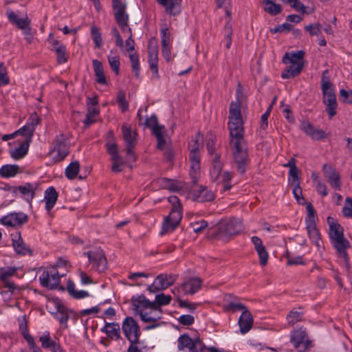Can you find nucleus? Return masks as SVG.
Returning <instances> with one entry per match:
<instances>
[{"label":"nucleus","instance_id":"1","mask_svg":"<svg viewBox=\"0 0 352 352\" xmlns=\"http://www.w3.org/2000/svg\"><path fill=\"white\" fill-rule=\"evenodd\" d=\"M329 238L333 247L336 250L339 256L344 259L346 267H349V258L346 250L351 247L349 241L345 239L343 228L334 219L329 217Z\"/></svg>","mask_w":352,"mask_h":352},{"label":"nucleus","instance_id":"2","mask_svg":"<svg viewBox=\"0 0 352 352\" xmlns=\"http://www.w3.org/2000/svg\"><path fill=\"white\" fill-rule=\"evenodd\" d=\"M327 69L322 73L321 78V89L323 95V103L326 104L325 111L331 120L337 114L338 103L335 89L328 76Z\"/></svg>","mask_w":352,"mask_h":352},{"label":"nucleus","instance_id":"3","mask_svg":"<svg viewBox=\"0 0 352 352\" xmlns=\"http://www.w3.org/2000/svg\"><path fill=\"white\" fill-rule=\"evenodd\" d=\"M230 146L237 171L243 175L245 173L250 161L246 142L245 140H230Z\"/></svg>","mask_w":352,"mask_h":352},{"label":"nucleus","instance_id":"4","mask_svg":"<svg viewBox=\"0 0 352 352\" xmlns=\"http://www.w3.org/2000/svg\"><path fill=\"white\" fill-rule=\"evenodd\" d=\"M87 256L91 269L98 273L105 272L108 267V261L102 249L96 248L83 253Z\"/></svg>","mask_w":352,"mask_h":352},{"label":"nucleus","instance_id":"5","mask_svg":"<svg viewBox=\"0 0 352 352\" xmlns=\"http://www.w3.org/2000/svg\"><path fill=\"white\" fill-rule=\"evenodd\" d=\"M122 331L126 338L132 344H139L141 331L138 322L133 317L125 318L122 324Z\"/></svg>","mask_w":352,"mask_h":352},{"label":"nucleus","instance_id":"6","mask_svg":"<svg viewBox=\"0 0 352 352\" xmlns=\"http://www.w3.org/2000/svg\"><path fill=\"white\" fill-rule=\"evenodd\" d=\"M243 230L241 221L236 218H232L220 223L218 227V236L223 238L229 236L236 235Z\"/></svg>","mask_w":352,"mask_h":352},{"label":"nucleus","instance_id":"7","mask_svg":"<svg viewBox=\"0 0 352 352\" xmlns=\"http://www.w3.org/2000/svg\"><path fill=\"white\" fill-rule=\"evenodd\" d=\"M53 149L50 152L56 153V155L54 157L56 162L63 160L69 154V145L63 133L56 136L53 141Z\"/></svg>","mask_w":352,"mask_h":352},{"label":"nucleus","instance_id":"8","mask_svg":"<svg viewBox=\"0 0 352 352\" xmlns=\"http://www.w3.org/2000/svg\"><path fill=\"white\" fill-rule=\"evenodd\" d=\"M290 342L298 352H305L311 346L306 331L302 329L292 331Z\"/></svg>","mask_w":352,"mask_h":352},{"label":"nucleus","instance_id":"9","mask_svg":"<svg viewBox=\"0 0 352 352\" xmlns=\"http://www.w3.org/2000/svg\"><path fill=\"white\" fill-rule=\"evenodd\" d=\"M41 285L49 289H56L60 282V276L57 270L53 267L50 271L43 270L39 276Z\"/></svg>","mask_w":352,"mask_h":352},{"label":"nucleus","instance_id":"10","mask_svg":"<svg viewBox=\"0 0 352 352\" xmlns=\"http://www.w3.org/2000/svg\"><path fill=\"white\" fill-rule=\"evenodd\" d=\"M105 147L107 153L111 157L112 162L111 171L116 173L121 172L122 170V166L126 162L119 154L116 143L107 142L105 144Z\"/></svg>","mask_w":352,"mask_h":352},{"label":"nucleus","instance_id":"11","mask_svg":"<svg viewBox=\"0 0 352 352\" xmlns=\"http://www.w3.org/2000/svg\"><path fill=\"white\" fill-rule=\"evenodd\" d=\"M28 221V216L22 212H11L0 219L2 225L13 228L21 227Z\"/></svg>","mask_w":352,"mask_h":352},{"label":"nucleus","instance_id":"12","mask_svg":"<svg viewBox=\"0 0 352 352\" xmlns=\"http://www.w3.org/2000/svg\"><path fill=\"white\" fill-rule=\"evenodd\" d=\"M182 218V207L172 208L162 225L164 232H173L179 225Z\"/></svg>","mask_w":352,"mask_h":352},{"label":"nucleus","instance_id":"13","mask_svg":"<svg viewBox=\"0 0 352 352\" xmlns=\"http://www.w3.org/2000/svg\"><path fill=\"white\" fill-rule=\"evenodd\" d=\"M148 62L153 75L158 78V46L155 41L148 43Z\"/></svg>","mask_w":352,"mask_h":352},{"label":"nucleus","instance_id":"14","mask_svg":"<svg viewBox=\"0 0 352 352\" xmlns=\"http://www.w3.org/2000/svg\"><path fill=\"white\" fill-rule=\"evenodd\" d=\"M324 175L331 186L338 190L341 188L342 183L340 174L336 168L330 164H325L322 168Z\"/></svg>","mask_w":352,"mask_h":352},{"label":"nucleus","instance_id":"15","mask_svg":"<svg viewBox=\"0 0 352 352\" xmlns=\"http://www.w3.org/2000/svg\"><path fill=\"white\" fill-rule=\"evenodd\" d=\"M7 16L8 21L19 29L23 31L28 30L30 27L31 21L25 16V18H19L17 14L11 10H7Z\"/></svg>","mask_w":352,"mask_h":352},{"label":"nucleus","instance_id":"16","mask_svg":"<svg viewBox=\"0 0 352 352\" xmlns=\"http://www.w3.org/2000/svg\"><path fill=\"white\" fill-rule=\"evenodd\" d=\"M190 165V177L194 184H196L199 174L200 170V155L199 152H190L189 155Z\"/></svg>","mask_w":352,"mask_h":352},{"label":"nucleus","instance_id":"17","mask_svg":"<svg viewBox=\"0 0 352 352\" xmlns=\"http://www.w3.org/2000/svg\"><path fill=\"white\" fill-rule=\"evenodd\" d=\"M191 196L192 201L200 203L212 201L215 197L214 193L212 190H208L206 187L202 186H200L199 190L194 191Z\"/></svg>","mask_w":352,"mask_h":352},{"label":"nucleus","instance_id":"18","mask_svg":"<svg viewBox=\"0 0 352 352\" xmlns=\"http://www.w3.org/2000/svg\"><path fill=\"white\" fill-rule=\"evenodd\" d=\"M202 280L199 278H191L181 285L184 294L193 295L201 288Z\"/></svg>","mask_w":352,"mask_h":352},{"label":"nucleus","instance_id":"19","mask_svg":"<svg viewBox=\"0 0 352 352\" xmlns=\"http://www.w3.org/2000/svg\"><path fill=\"white\" fill-rule=\"evenodd\" d=\"M240 332L242 334L248 333L253 325V318L249 310L243 311L239 319Z\"/></svg>","mask_w":352,"mask_h":352},{"label":"nucleus","instance_id":"20","mask_svg":"<svg viewBox=\"0 0 352 352\" xmlns=\"http://www.w3.org/2000/svg\"><path fill=\"white\" fill-rule=\"evenodd\" d=\"M230 140H242L244 139L243 122H228Z\"/></svg>","mask_w":352,"mask_h":352},{"label":"nucleus","instance_id":"21","mask_svg":"<svg viewBox=\"0 0 352 352\" xmlns=\"http://www.w3.org/2000/svg\"><path fill=\"white\" fill-rule=\"evenodd\" d=\"M182 0H157V2L165 8L167 14L176 16L180 12Z\"/></svg>","mask_w":352,"mask_h":352},{"label":"nucleus","instance_id":"22","mask_svg":"<svg viewBox=\"0 0 352 352\" xmlns=\"http://www.w3.org/2000/svg\"><path fill=\"white\" fill-rule=\"evenodd\" d=\"M101 331L112 340L120 338V327L118 322H106Z\"/></svg>","mask_w":352,"mask_h":352},{"label":"nucleus","instance_id":"23","mask_svg":"<svg viewBox=\"0 0 352 352\" xmlns=\"http://www.w3.org/2000/svg\"><path fill=\"white\" fill-rule=\"evenodd\" d=\"M220 154H215L212 160V168L210 171V178L212 182H217L221 176L223 164L220 160Z\"/></svg>","mask_w":352,"mask_h":352},{"label":"nucleus","instance_id":"24","mask_svg":"<svg viewBox=\"0 0 352 352\" xmlns=\"http://www.w3.org/2000/svg\"><path fill=\"white\" fill-rule=\"evenodd\" d=\"M229 122H243L241 113V102L239 100L231 102L229 108Z\"/></svg>","mask_w":352,"mask_h":352},{"label":"nucleus","instance_id":"25","mask_svg":"<svg viewBox=\"0 0 352 352\" xmlns=\"http://www.w3.org/2000/svg\"><path fill=\"white\" fill-rule=\"evenodd\" d=\"M58 192L54 186L47 188L45 191V209L50 212L56 204L58 199Z\"/></svg>","mask_w":352,"mask_h":352},{"label":"nucleus","instance_id":"26","mask_svg":"<svg viewBox=\"0 0 352 352\" xmlns=\"http://www.w3.org/2000/svg\"><path fill=\"white\" fill-rule=\"evenodd\" d=\"M30 142L29 140L20 141L19 147L14 148L10 151V156L14 160L24 157L28 153Z\"/></svg>","mask_w":352,"mask_h":352},{"label":"nucleus","instance_id":"27","mask_svg":"<svg viewBox=\"0 0 352 352\" xmlns=\"http://www.w3.org/2000/svg\"><path fill=\"white\" fill-rule=\"evenodd\" d=\"M304 67V62H299L298 64L291 63L284 71L282 72L281 77L283 79H289L297 76Z\"/></svg>","mask_w":352,"mask_h":352},{"label":"nucleus","instance_id":"28","mask_svg":"<svg viewBox=\"0 0 352 352\" xmlns=\"http://www.w3.org/2000/svg\"><path fill=\"white\" fill-rule=\"evenodd\" d=\"M305 52L303 50L286 53L283 57V63L284 64L294 63L298 64L299 62H303V58Z\"/></svg>","mask_w":352,"mask_h":352},{"label":"nucleus","instance_id":"29","mask_svg":"<svg viewBox=\"0 0 352 352\" xmlns=\"http://www.w3.org/2000/svg\"><path fill=\"white\" fill-rule=\"evenodd\" d=\"M131 302L133 307V310L135 311H141L143 309H148V305L150 301L143 294L137 296H133L131 298Z\"/></svg>","mask_w":352,"mask_h":352},{"label":"nucleus","instance_id":"30","mask_svg":"<svg viewBox=\"0 0 352 352\" xmlns=\"http://www.w3.org/2000/svg\"><path fill=\"white\" fill-rule=\"evenodd\" d=\"M306 229L307 231V234L311 240V241L318 247H320V234L319 233L318 230L316 228V222H310L309 223H306Z\"/></svg>","mask_w":352,"mask_h":352},{"label":"nucleus","instance_id":"31","mask_svg":"<svg viewBox=\"0 0 352 352\" xmlns=\"http://www.w3.org/2000/svg\"><path fill=\"white\" fill-rule=\"evenodd\" d=\"M93 67L95 76L96 77V81L100 85H106L107 80L104 72V69L102 63L98 60H93Z\"/></svg>","mask_w":352,"mask_h":352},{"label":"nucleus","instance_id":"32","mask_svg":"<svg viewBox=\"0 0 352 352\" xmlns=\"http://www.w3.org/2000/svg\"><path fill=\"white\" fill-rule=\"evenodd\" d=\"M19 170L17 164H6L0 168V176L3 178L13 177L17 175Z\"/></svg>","mask_w":352,"mask_h":352},{"label":"nucleus","instance_id":"33","mask_svg":"<svg viewBox=\"0 0 352 352\" xmlns=\"http://www.w3.org/2000/svg\"><path fill=\"white\" fill-rule=\"evenodd\" d=\"M145 127L151 129L152 134L155 133V131H160L164 130L165 127L164 125H160L158 123V119L156 115L153 114L149 118H147L144 122Z\"/></svg>","mask_w":352,"mask_h":352},{"label":"nucleus","instance_id":"34","mask_svg":"<svg viewBox=\"0 0 352 352\" xmlns=\"http://www.w3.org/2000/svg\"><path fill=\"white\" fill-rule=\"evenodd\" d=\"M122 132L126 146L136 145V133H132L131 128L125 124L122 126Z\"/></svg>","mask_w":352,"mask_h":352},{"label":"nucleus","instance_id":"35","mask_svg":"<svg viewBox=\"0 0 352 352\" xmlns=\"http://www.w3.org/2000/svg\"><path fill=\"white\" fill-rule=\"evenodd\" d=\"M109 64L116 75L120 73V56L117 54L116 50L110 51V54L107 56Z\"/></svg>","mask_w":352,"mask_h":352},{"label":"nucleus","instance_id":"36","mask_svg":"<svg viewBox=\"0 0 352 352\" xmlns=\"http://www.w3.org/2000/svg\"><path fill=\"white\" fill-rule=\"evenodd\" d=\"M67 290L69 294L75 299H81L85 297H88L89 294L84 290L76 291L75 289V285L71 280L67 281Z\"/></svg>","mask_w":352,"mask_h":352},{"label":"nucleus","instance_id":"37","mask_svg":"<svg viewBox=\"0 0 352 352\" xmlns=\"http://www.w3.org/2000/svg\"><path fill=\"white\" fill-rule=\"evenodd\" d=\"M99 109L94 107H89L86 114V118L84 120V128H89L91 124L96 122V117L99 114Z\"/></svg>","mask_w":352,"mask_h":352},{"label":"nucleus","instance_id":"38","mask_svg":"<svg viewBox=\"0 0 352 352\" xmlns=\"http://www.w3.org/2000/svg\"><path fill=\"white\" fill-rule=\"evenodd\" d=\"M54 317L61 324L67 326V322L69 318L68 309L64 305L58 304L57 312L54 314Z\"/></svg>","mask_w":352,"mask_h":352},{"label":"nucleus","instance_id":"39","mask_svg":"<svg viewBox=\"0 0 352 352\" xmlns=\"http://www.w3.org/2000/svg\"><path fill=\"white\" fill-rule=\"evenodd\" d=\"M177 342V348L179 351H183L186 348L190 351L191 348H193L194 340L186 333L180 336Z\"/></svg>","mask_w":352,"mask_h":352},{"label":"nucleus","instance_id":"40","mask_svg":"<svg viewBox=\"0 0 352 352\" xmlns=\"http://www.w3.org/2000/svg\"><path fill=\"white\" fill-rule=\"evenodd\" d=\"M13 247L18 254L25 255L28 253L32 254V251L28 246L24 243L19 235L18 240H12Z\"/></svg>","mask_w":352,"mask_h":352},{"label":"nucleus","instance_id":"41","mask_svg":"<svg viewBox=\"0 0 352 352\" xmlns=\"http://www.w3.org/2000/svg\"><path fill=\"white\" fill-rule=\"evenodd\" d=\"M264 10L272 16L278 14L282 11L280 4L275 3L273 0H264Z\"/></svg>","mask_w":352,"mask_h":352},{"label":"nucleus","instance_id":"42","mask_svg":"<svg viewBox=\"0 0 352 352\" xmlns=\"http://www.w3.org/2000/svg\"><path fill=\"white\" fill-rule=\"evenodd\" d=\"M230 301L228 302V305L226 307V310L232 311V312H236L237 311H245V310H248L247 307L243 304L237 301L236 297H233L232 295L230 296Z\"/></svg>","mask_w":352,"mask_h":352},{"label":"nucleus","instance_id":"43","mask_svg":"<svg viewBox=\"0 0 352 352\" xmlns=\"http://www.w3.org/2000/svg\"><path fill=\"white\" fill-rule=\"evenodd\" d=\"M80 169V164L78 161L71 162L65 169V174L67 179H74L76 177Z\"/></svg>","mask_w":352,"mask_h":352},{"label":"nucleus","instance_id":"44","mask_svg":"<svg viewBox=\"0 0 352 352\" xmlns=\"http://www.w3.org/2000/svg\"><path fill=\"white\" fill-rule=\"evenodd\" d=\"M157 280L159 282V285L161 288L165 289L174 283L175 278L173 275H167L161 274L156 277Z\"/></svg>","mask_w":352,"mask_h":352},{"label":"nucleus","instance_id":"45","mask_svg":"<svg viewBox=\"0 0 352 352\" xmlns=\"http://www.w3.org/2000/svg\"><path fill=\"white\" fill-rule=\"evenodd\" d=\"M129 58L131 63L132 71L134 72V76L136 78H139L140 70L139 55L136 52H135L134 53L129 54Z\"/></svg>","mask_w":352,"mask_h":352},{"label":"nucleus","instance_id":"46","mask_svg":"<svg viewBox=\"0 0 352 352\" xmlns=\"http://www.w3.org/2000/svg\"><path fill=\"white\" fill-rule=\"evenodd\" d=\"M91 35L95 45V47L100 49L102 45V38L100 29L98 27L93 25L91 28Z\"/></svg>","mask_w":352,"mask_h":352},{"label":"nucleus","instance_id":"47","mask_svg":"<svg viewBox=\"0 0 352 352\" xmlns=\"http://www.w3.org/2000/svg\"><path fill=\"white\" fill-rule=\"evenodd\" d=\"M300 310L301 308L299 307L298 309H294L289 311L287 316V321L289 324H294L302 320L303 312Z\"/></svg>","mask_w":352,"mask_h":352},{"label":"nucleus","instance_id":"48","mask_svg":"<svg viewBox=\"0 0 352 352\" xmlns=\"http://www.w3.org/2000/svg\"><path fill=\"white\" fill-rule=\"evenodd\" d=\"M115 11V19L118 25H122L129 21V15L126 13V8L113 10Z\"/></svg>","mask_w":352,"mask_h":352},{"label":"nucleus","instance_id":"49","mask_svg":"<svg viewBox=\"0 0 352 352\" xmlns=\"http://www.w3.org/2000/svg\"><path fill=\"white\" fill-rule=\"evenodd\" d=\"M164 188L171 191H179L182 189V185L176 180L164 178L162 180Z\"/></svg>","mask_w":352,"mask_h":352},{"label":"nucleus","instance_id":"50","mask_svg":"<svg viewBox=\"0 0 352 352\" xmlns=\"http://www.w3.org/2000/svg\"><path fill=\"white\" fill-rule=\"evenodd\" d=\"M292 193L295 199H296L298 204L300 205H304L305 204V199L302 195V192L300 186V183L297 182L296 184H292Z\"/></svg>","mask_w":352,"mask_h":352},{"label":"nucleus","instance_id":"51","mask_svg":"<svg viewBox=\"0 0 352 352\" xmlns=\"http://www.w3.org/2000/svg\"><path fill=\"white\" fill-rule=\"evenodd\" d=\"M54 52L56 54V60L58 63L63 64L67 61V57L66 55L67 50L65 45L57 47Z\"/></svg>","mask_w":352,"mask_h":352},{"label":"nucleus","instance_id":"52","mask_svg":"<svg viewBox=\"0 0 352 352\" xmlns=\"http://www.w3.org/2000/svg\"><path fill=\"white\" fill-rule=\"evenodd\" d=\"M39 341L41 342V346L43 349H49L51 346L56 342V341L52 340L50 333L46 331L40 336Z\"/></svg>","mask_w":352,"mask_h":352},{"label":"nucleus","instance_id":"53","mask_svg":"<svg viewBox=\"0 0 352 352\" xmlns=\"http://www.w3.org/2000/svg\"><path fill=\"white\" fill-rule=\"evenodd\" d=\"M10 83V78L8 75L7 69L3 63H0V86H5Z\"/></svg>","mask_w":352,"mask_h":352},{"label":"nucleus","instance_id":"54","mask_svg":"<svg viewBox=\"0 0 352 352\" xmlns=\"http://www.w3.org/2000/svg\"><path fill=\"white\" fill-rule=\"evenodd\" d=\"M307 211L305 223H309L310 222H316V212L311 203H307L306 206Z\"/></svg>","mask_w":352,"mask_h":352},{"label":"nucleus","instance_id":"55","mask_svg":"<svg viewBox=\"0 0 352 352\" xmlns=\"http://www.w3.org/2000/svg\"><path fill=\"white\" fill-rule=\"evenodd\" d=\"M14 133L16 136L17 135H23L24 137L23 140H29V141H32V138L33 136L32 129H30V127L26 125L22 126L21 129L16 131Z\"/></svg>","mask_w":352,"mask_h":352},{"label":"nucleus","instance_id":"56","mask_svg":"<svg viewBox=\"0 0 352 352\" xmlns=\"http://www.w3.org/2000/svg\"><path fill=\"white\" fill-rule=\"evenodd\" d=\"M160 35L162 38V47L169 45L170 43V34L168 28L163 27L160 29Z\"/></svg>","mask_w":352,"mask_h":352},{"label":"nucleus","instance_id":"57","mask_svg":"<svg viewBox=\"0 0 352 352\" xmlns=\"http://www.w3.org/2000/svg\"><path fill=\"white\" fill-rule=\"evenodd\" d=\"M208 348L206 346L199 338H197L194 340L193 348H191L190 352H207Z\"/></svg>","mask_w":352,"mask_h":352},{"label":"nucleus","instance_id":"58","mask_svg":"<svg viewBox=\"0 0 352 352\" xmlns=\"http://www.w3.org/2000/svg\"><path fill=\"white\" fill-rule=\"evenodd\" d=\"M117 102L122 111L124 112L129 109V103L126 102L125 98V94L122 91H120L117 96Z\"/></svg>","mask_w":352,"mask_h":352},{"label":"nucleus","instance_id":"59","mask_svg":"<svg viewBox=\"0 0 352 352\" xmlns=\"http://www.w3.org/2000/svg\"><path fill=\"white\" fill-rule=\"evenodd\" d=\"M322 25L319 23L309 24L305 27L306 31L309 32L311 36H318L321 33Z\"/></svg>","mask_w":352,"mask_h":352},{"label":"nucleus","instance_id":"60","mask_svg":"<svg viewBox=\"0 0 352 352\" xmlns=\"http://www.w3.org/2000/svg\"><path fill=\"white\" fill-rule=\"evenodd\" d=\"M258 257H259V263L262 266H265L268 260V253L265 249V247L263 245V247L256 250Z\"/></svg>","mask_w":352,"mask_h":352},{"label":"nucleus","instance_id":"61","mask_svg":"<svg viewBox=\"0 0 352 352\" xmlns=\"http://www.w3.org/2000/svg\"><path fill=\"white\" fill-rule=\"evenodd\" d=\"M34 189H35V188L34 187L33 184L31 183H26L24 186H18V190H19V192L21 194H23L24 195L31 194L32 198L34 196Z\"/></svg>","mask_w":352,"mask_h":352},{"label":"nucleus","instance_id":"62","mask_svg":"<svg viewBox=\"0 0 352 352\" xmlns=\"http://www.w3.org/2000/svg\"><path fill=\"white\" fill-rule=\"evenodd\" d=\"M342 214L346 217H352V198L346 197L344 206L342 208Z\"/></svg>","mask_w":352,"mask_h":352},{"label":"nucleus","instance_id":"63","mask_svg":"<svg viewBox=\"0 0 352 352\" xmlns=\"http://www.w3.org/2000/svg\"><path fill=\"white\" fill-rule=\"evenodd\" d=\"M1 273L0 274V279L1 281H6L9 277L13 276L16 272V268L14 267H8L6 270L4 268L1 269Z\"/></svg>","mask_w":352,"mask_h":352},{"label":"nucleus","instance_id":"64","mask_svg":"<svg viewBox=\"0 0 352 352\" xmlns=\"http://www.w3.org/2000/svg\"><path fill=\"white\" fill-rule=\"evenodd\" d=\"M155 299L158 302V305L162 307L169 305L172 300V297L170 295H165L164 294L161 293L155 296Z\"/></svg>","mask_w":352,"mask_h":352}]
</instances>
